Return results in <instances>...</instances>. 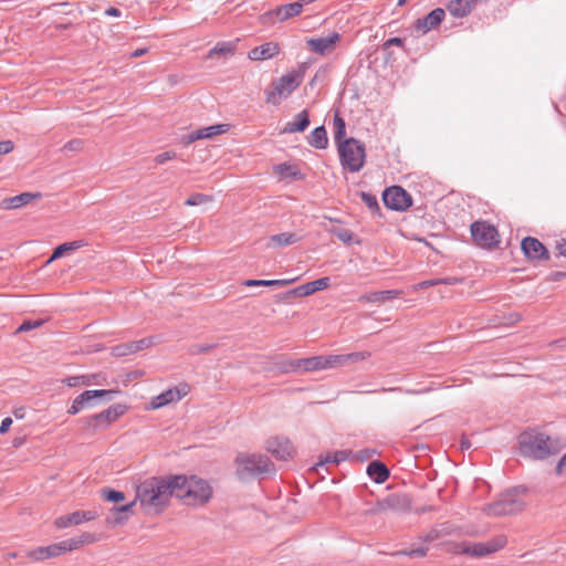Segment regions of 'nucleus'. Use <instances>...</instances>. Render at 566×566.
I'll use <instances>...</instances> for the list:
<instances>
[{
	"label": "nucleus",
	"instance_id": "55",
	"mask_svg": "<svg viewBox=\"0 0 566 566\" xmlns=\"http://www.w3.org/2000/svg\"><path fill=\"white\" fill-rule=\"evenodd\" d=\"M277 368L280 369L281 373L284 374L293 373L292 359L282 360L279 364Z\"/></svg>",
	"mask_w": 566,
	"mask_h": 566
},
{
	"label": "nucleus",
	"instance_id": "2",
	"mask_svg": "<svg viewBox=\"0 0 566 566\" xmlns=\"http://www.w3.org/2000/svg\"><path fill=\"white\" fill-rule=\"evenodd\" d=\"M175 496L187 505L201 506L210 501L213 494L210 483L196 475H172Z\"/></svg>",
	"mask_w": 566,
	"mask_h": 566
},
{
	"label": "nucleus",
	"instance_id": "45",
	"mask_svg": "<svg viewBox=\"0 0 566 566\" xmlns=\"http://www.w3.org/2000/svg\"><path fill=\"white\" fill-rule=\"evenodd\" d=\"M428 549L424 547L416 548V549H403L397 552L395 555L397 556H409V557H423L427 555Z\"/></svg>",
	"mask_w": 566,
	"mask_h": 566
},
{
	"label": "nucleus",
	"instance_id": "61",
	"mask_svg": "<svg viewBox=\"0 0 566 566\" xmlns=\"http://www.w3.org/2000/svg\"><path fill=\"white\" fill-rule=\"evenodd\" d=\"M375 453L374 450H369V449H366V450H361L357 453V458L360 459V460H367L368 458H370L373 454Z\"/></svg>",
	"mask_w": 566,
	"mask_h": 566
},
{
	"label": "nucleus",
	"instance_id": "5",
	"mask_svg": "<svg viewBox=\"0 0 566 566\" xmlns=\"http://www.w3.org/2000/svg\"><path fill=\"white\" fill-rule=\"evenodd\" d=\"M237 475L240 480H249L273 471V464L266 455L241 453L235 458Z\"/></svg>",
	"mask_w": 566,
	"mask_h": 566
},
{
	"label": "nucleus",
	"instance_id": "1",
	"mask_svg": "<svg viewBox=\"0 0 566 566\" xmlns=\"http://www.w3.org/2000/svg\"><path fill=\"white\" fill-rule=\"evenodd\" d=\"M171 496H175L172 475L153 476L136 486V496L133 502L139 503L147 514H158L168 505Z\"/></svg>",
	"mask_w": 566,
	"mask_h": 566
},
{
	"label": "nucleus",
	"instance_id": "42",
	"mask_svg": "<svg viewBox=\"0 0 566 566\" xmlns=\"http://www.w3.org/2000/svg\"><path fill=\"white\" fill-rule=\"evenodd\" d=\"M73 542L76 543V549L88 544H93L97 541V536L92 533H82L80 536L72 537Z\"/></svg>",
	"mask_w": 566,
	"mask_h": 566
},
{
	"label": "nucleus",
	"instance_id": "3",
	"mask_svg": "<svg viewBox=\"0 0 566 566\" xmlns=\"http://www.w3.org/2000/svg\"><path fill=\"white\" fill-rule=\"evenodd\" d=\"M520 447L524 455L533 459H545L559 449L558 441L534 430L520 436Z\"/></svg>",
	"mask_w": 566,
	"mask_h": 566
},
{
	"label": "nucleus",
	"instance_id": "6",
	"mask_svg": "<svg viewBox=\"0 0 566 566\" xmlns=\"http://www.w3.org/2000/svg\"><path fill=\"white\" fill-rule=\"evenodd\" d=\"M304 70H292L280 76L266 92V102L277 105L282 99L287 98L303 82Z\"/></svg>",
	"mask_w": 566,
	"mask_h": 566
},
{
	"label": "nucleus",
	"instance_id": "22",
	"mask_svg": "<svg viewBox=\"0 0 566 566\" xmlns=\"http://www.w3.org/2000/svg\"><path fill=\"white\" fill-rule=\"evenodd\" d=\"M311 1L312 0H300L293 3L283 4L269 12V14L276 15L280 21H285L298 15L302 12L304 6L311 3Z\"/></svg>",
	"mask_w": 566,
	"mask_h": 566
},
{
	"label": "nucleus",
	"instance_id": "46",
	"mask_svg": "<svg viewBox=\"0 0 566 566\" xmlns=\"http://www.w3.org/2000/svg\"><path fill=\"white\" fill-rule=\"evenodd\" d=\"M344 356L346 358V364H348V363H354V361H358V360H365L370 357V353L369 352H356V353H350V354H344Z\"/></svg>",
	"mask_w": 566,
	"mask_h": 566
},
{
	"label": "nucleus",
	"instance_id": "39",
	"mask_svg": "<svg viewBox=\"0 0 566 566\" xmlns=\"http://www.w3.org/2000/svg\"><path fill=\"white\" fill-rule=\"evenodd\" d=\"M329 232L346 244H349L354 239V233L345 228H333L329 230Z\"/></svg>",
	"mask_w": 566,
	"mask_h": 566
},
{
	"label": "nucleus",
	"instance_id": "36",
	"mask_svg": "<svg viewBox=\"0 0 566 566\" xmlns=\"http://www.w3.org/2000/svg\"><path fill=\"white\" fill-rule=\"evenodd\" d=\"M303 365H305V373L325 370L323 356L305 358V363Z\"/></svg>",
	"mask_w": 566,
	"mask_h": 566
},
{
	"label": "nucleus",
	"instance_id": "64",
	"mask_svg": "<svg viewBox=\"0 0 566 566\" xmlns=\"http://www.w3.org/2000/svg\"><path fill=\"white\" fill-rule=\"evenodd\" d=\"M557 248H558L559 253L562 255L566 256V240H563L562 242H559Z\"/></svg>",
	"mask_w": 566,
	"mask_h": 566
},
{
	"label": "nucleus",
	"instance_id": "23",
	"mask_svg": "<svg viewBox=\"0 0 566 566\" xmlns=\"http://www.w3.org/2000/svg\"><path fill=\"white\" fill-rule=\"evenodd\" d=\"M402 294L400 290H386L366 293L359 296V302L384 304Z\"/></svg>",
	"mask_w": 566,
	"mask_h": 566
},
{
	"label": "nucleus",
	"instance_id": "7",
	"mask_svg": "<svg viewBox=\"0 0 566 566\" xmlns=\"http://www.w3.org/2000/svg\"><path fill=\"white\" fill-rule=\"evenodd\" d=\"M342 165L352 172L359 171L365 165V146L355 138L344 139L338 144Z\"/></svg>",
	"mask_w": 566,
	"mask_h": 566
},
{
	"label": "nucleus",
	"instance_id": "19",
	"mask_svg": "<svg viewBox=\"0 0 566 566\" xmlns=\"http://www.w3.org/2000/svg\"><path fill=\"white\" fill-rule=\"evenodd\" d=\"M329 277H321L318 280L307 282L287 292L289 296H310L315 292L325 290L329 286Z\"/></svg>",
	"mask_w": 566,
	"mask_h": 566
},
{
	"label": "nucleus",
	"instance_id": "34",
	"mask_svg": "<svg viewBox=\"0 0 566 566\" xmlns=\"http://www.w3.org/2000/svg\"><path fill=\"white\" fill-rule=\"evenodd\" d=\"M350 452L346 450L336 451L334 453H328L325 455L324 460H322L317 465H323L326 463L338 464L348 459Z\"/></svg>",
	"mask_w": 566,
	"mask_h": 566
},
{
	"label": "nucleus",
	"instance_id": "29",
	"mask_svg": "<svg viewBox=\"0 0 566 566\" xmlns=\"http://www.w3.org/2000/svg\"><path fill=\"white\" fill-rule=\"evenodd\" d=\"M367 473L377 483L385 482L389 476V471L386 468V465L378 461H374V462L369 463V465L367 468Z\"/></svg>",
	"mask_w": 566,
	"mask_h": 566
},
{
	"label": "nucleus",
	"instance_id": "50",
	"mask_svg": "<svg viewBox=\"0 0 566 566\" xmlns=\"http://www.w3.org/2000/svg\"><path fill=\"white\" fill-rule=\"evenodd\" d=\"M177 157V154L172 150H169V151H165V153H161V154H158L156 157H155V161L159 165H163L165 164L166 161L168 160H172Z\"/></svg>",
	"mask_w": 566,
	"mask_h": 566
},
{
	"label": "nucleus",
	"instance_id": "25",
	"mask_svg": "<svg viewBox=\"0 0 566 566\" xmlns=\"http://www.w3.org/2000/svg\"><path fill=\"white\" fill-rule=\"evenodd\" d=\"M475 8L472 0H451L447 9L453 18H464Z\"/></svg>",
	"mask_w": 566,
	"mask_h": 566
},
{
	"label": "nucleus",
	"instance_id": "16",
	"mask_svg": "<svg viewBox=\"0 0 566 566\" xmlns=\"http://www.w3.org/2000/svg\"><path fill=\"white\" fill-rule=\"evenodd\" d=\"M114 392L115 391H113V390H104V389H101V390H86V391L82 392L81 395H78L73 400L71 407L67 410V413L69 415H76L84 407L92 406V401L95 398H99V397H104V396H109V395H112Z\"/></svg>",
	"mask_w": 566,
	"mask_h": 566
},
{
	"label": "nucleus",
	"instance_id": "14",
	"mask_svg": "<svg viewBox=\"0 0 566 566\" xmlns=\"http://www.w3.org/2000/svg\"><path fill=\"white\" fill-rule=\"evenodd\" d=\"M125 412V407L122 405H113L106 410L90 417L86 420L88 427L97 428L98 426H107L118 419Z\"/></svg>",
	"mask_w": 566,
	"mask_h": 566
},
{
	"label": "nucleus",
	"instance_id": "17",
	"mask_svg": "<svg viewBox=\"0 0 566 566\" xmlns=\"http://www.w3.org/2000/svg\"><path fill=\"white\" fill-rule=\"evenodd\" d=\"M446 12L441 8H437L428 13L424 18L418 19L415 22V30L421 32L422 34L428 33L430 30L438 27L444 19Z\"/></svg>",
	"mask_w": 566,
	"mask_h": 566
},
{
	"label": "nucleus",
	"instance_id": "33",
	"mask_svg": "<svg viewBox=\"0 0 566 566\" xmlns=\"http://www.w3.org/2000/svg\"><path fill=\"white\" fill-rule=\"evenodd\" d=\"M297 279H289V280H247L243 282V285L245 286H285L293 282H295Z\"/></svg>",
	"mask_w": 566,
	"mask_h": 566
},
{
	"label": "nucleus",
	"instance_id": "48",
	"mask_svg": "<svg viewBox=\"0 0 566 566\" xmlns=\"http://www.w3.org/2000/svg\"><path fill=\"white\" fill-rule=\"evenodd\" d=\"M28 557L33 559V560H44V559H46L48 557H46L45 547L41 546V547L34 548L32 551H29L28 552Z\"/></svg>",
	"mask_w": 566,
	"mask_h": 566
},
{
	"label": "nucleus",
	"instance_id": "41",
	"mask_svg": "<svg viewBox=\"0 0 566 566\" xmlns=\"http://www.w3.org/2000/svg\"><path fill=\"white\" fill-rule=\"evenodd\" d=\"M275 172L280 175L281 177H293L295 178L297 176L296 168L292 165H289L286 163L280 164L275 166Z\"/></svg>",
	"mask_w": 566,
	"mask_h": 566
},
{
	"label": "nucleus",
	"instance_id": "9",
	"mask_svg": "<svg viewBox=\"0 0 566 566\" xmlns=\"http://www.w3.org/2000/svg\"><path fill=\"white\" fill-rule=\"evenodd\" d=\"M471 234L475 243L483 248L495 247L500 242L495 227L485 221L472 223Z\"/></svg>",
	"mask_w": 566,
	"mask_h": 566
},
{
	"label": "nucleus",
	"instance_id": "35",
	"mask_svg": "<svg viewBox=\"0 0 566 566\" xmlns=\"http://www.w3.org/2000/svg\"><path fill=\"white\" fill-rule=\"evenodd\" d=\"M324 369H332L338 366L346 365L344 354L323 356Z\"/></svg>",
	"mask_w": 566,
	"mask_h": 566
},
{
	"label": "nucleus",
	"instance_id": "15",
	"mask_svg": "<svg viewBox=\"0 0 566 566\" xmlns=\"http://www.w3.org/2000/svg\"><path fill=\"white\" fill-rule=\"evenodd\" d=\"M188 392L187 386L170 388L151 398L149 409H159L171 402L179 401Z\"/></svg>",
	"mask_w": 566,
	"mask_h": 566
},
{
	"label": "nucleus",
	"instance_id": "51",
	"mask_svg": "<svg viewBox=\"0 0 566 566\" xmlns=\"http://www.w3.org/2000/svg\"><path fill=\"white\" fill-rule=\"evenodd\" d=\"M83 147V142L81 139L70 140L64 145V150L69 151H80Z\"/></svg>",
	"mask_w": 566,
	"mask_h": 566
},
{
	"label": "nucleus",
	"instance_id": "62",
	"mask_svg": "<svg viewBox=\"0 0 566 566\" xmlns=\"http://www.w3.org/2000/svg\"><path fill=\"white\" fill-rule=\"evenodd\" d=\"M126 345L129 348V355L142 350V346H138V344H136V342H130Z\"/></svg>",
	"mask_w": 566,
	"mask_h": 566
},
{
	"label": "nucleus",
	"instance_id": "27",
	"mask_svg": "<svg viewBox=\"0 0 566 566\" xmlns=\"http://www.w3.org/2000/svg\"><path fill=\"white\" fill-rule=\"evenodd\" d=\"M310 125L308 113L302 111L296 114L293 120L289 122L284 127V133L304 132Z\"/></svg>",
	"mask_w": 566,
	"mask_h": 566
},
{
	"label": "nucleus",
	"instance_id": "30",
	"mask_svg": "<svg viewBox=\"0 0 566 566\" xmlns=\"http://www.w3.org/2000/svg\"><path fill=\"white\" fill-rule=\"evenodd\" d=\"M135 505V502L127 503L119 507H113L111 510V516L108 517V523H113L115 525L123 524L128 518V512Z\"/></svg>",
	"mask_w": 566,
	"mask_h": 566
},
{
	"label": "nucleus",
	"instance_id": "4",
	"mask_svg": "<svg viewBox=\"0 0 566 566\" xmlns=\"http://www.w3.org/2000/svg\"><path fill=\"white\" fill-rule=\"evenodd\" d=\"M526 491L524 486L506 491L495 502L484 507L485 514L489 516H503L521 512L525 506L523 497Z\"/></svg>",
	"mask_w": 566,
	"mask_h": 566
},
{
	"label": "nucleus",
	"instance_id": "60",
	"mask_svg": "<svg viewBox=\"0 0 566 566\" xmlns=\"http://www.w3.org/2000/svg\"><path fill=\"white\" fill-rule=\"evenodd\" d=\"M44 547H45V552H46V557H48V558L59 556V554H57V552H56V546H55V544H52V545H49V546H44Z\"/></svg>",
	"mask_w": 566,
	"mask_h": 566
},
{
	"label": "nucleus",
	"instance_id": "26",
	"mask_svg": "<svg viewBox=\"0 0 566 566\" xmlns=\"http://www.w3.org/2000/svg\"><path fill=\"white\" fill-rule=\"evenodd\" d=\"M301 240L294 232H283L279 234H273L269 238L268 248H282L292 245Z\"/></svg>",
	"mask_w": 566,
	"mask_h": 566
},
{
	"label": "nucleus",
	"instance_id": "53",
	"mask_svg": "<svg viewBox=\"0 0 566 566\" xmlns=\"http://www.w3.org/2000/svg\"><path fill=\"white\" fill-rule=\"evenodd\" d=\"M361 199L370 209L378 208V202H377L376 197H374V196H371L369 193L363 192L361 193Z\"/></svg>",
	"mask_w": 566,
	"mask_h": 566
},
{
	"label": "nucleus",
	"instance_id": "56",
	"mask_svg": "<svg viewBox=\"0 0 566 566\" xmlns=\"http://www.w3.org/2000/svg\"><path fill=\"white\" fill-rule=\"evenodd\" d=\"M14 145L11 140L0 142V155L9 154L13 150Z\"/></svg>",
	"mask_w": 566,
	"mask_h": 566
},
{
	"label": "nucleus",
	"instance_id": "47",
	"mask_svg": "<svg viewBox=\"0 0 566 566\" xmlns=\"http://www.w3.org/2000/svg\"><path fill=\"white\" fill-rule=\"evenodd\" d=\"M210 198L206 195H202V193H195L192 196H190L187 200H186V205L187 206H199V205H202L207 201H209Z\"/></svg>",
	"mask_w": 566,
	"mask_h": 566
},
{
	"label": "nucleus",
	"instance_id": "57",
	"mask_svg": "<svg viewBox=\"0 0 566 566\" xmlns=\"http://www.w3.org/2000/svg\"><path fill=\"white\" fill-rule=\"evenodd\" d=\"M556 473L560 476L566 478V453L558 461L556 467Z\"/></svg>",
	"mask_w": 566,
	"mask_h": 566
},
{
	"label": "nucleus",
	"instance_id": "8",
	"mask_svg": "<svg viewBox=\"0 0 566 566\" xmlns=\"http://www.w3.org/2000/svg\"><path fill=\"white\" fill-rule=\"evenodd\" d=\"M507 543L504 535L495 536L488 542L462 543L458 546V552L473 557H483L503 548Z\"/></svg>",
	"mask_w": 566,
	"mask_h": 566
},
{
	"label": "nucleus",
	"instance_id": "43",
	"mask_svg": "<svg viewBox=\"0 0 566 566\" xmlns=\"http://www.w3.org/2000/svg\"><path fill=\"white\" fill-rule=\"evenodd\" d=\"M234 46L229 42L218 43L213 49L209 51V56L212 57L217 54H231Z\"/></svg>",
	"mask_w": 566,
	"mask_h": 566
},
{
	"label": "nucleus",
	"instance_id": "40",
	"mask_svg": "<svg viewBox=\"0 0 566 566\" xmlns=\"http://www.w3.org/2000/svg\"><path fill=\"white\" fill-rule=\"evenodd\" d=\"M102 497L108 502L118 503L125 500L124 492L105 489L102 491Z\"/></svg>",
	"mask_w": 566,
	"mask_h": 566
},
{
	"label": "nucleus",
	"instance_id": "20",
	"mask_svg": "<svg viewBox=\"0 0 566 566\" xmlns=\"http://www.w3.org/2000/svg\"><path fill=\"white\" fill-rule=\"evenodd\" d=\"M40 198H41L40 192H22L18 196L2 199L0 202V207L4 210L19 209L23 206L29 205L33 200H36Z\"/></svg>",
	"mask_w": 566,
	"mask_h": 566
},
{
	"label": "nucleus",
	"instance_id": "32",
	"mask_svg": "<svg viewBox=\"0 0 566 566\" xmlns=\"http://www.w3.org/2000/svg\"><path fill=\"white\" fill-rule=\"evenodd\" d=\"M328 139L326 130L323 126L316 127L310 135V144L317 148L324 149L327 146Z\"/></svg>",
	"mask_w": 566,
	"mask_h": 566
},
{
	"label": "nucleus",
	"instance_id": "31",
	"mask_svg": "<svg viewBox=\"0 0 566 566\" xmlns=\"http://www.w3.org/2000/svg\"><path fill=\"white\" fill-rule=\"evenodd\" d=\"M84 245H85V243L82 240L71 241V242L60 244L59 247H56L54 249L53 254L51 255L49 262H52L53 260L59 259V258L63 256L64 254L75 251Z\"/></svg>",
	"mask_w": 566,
	"mask_h": 566
},
{
	"label": "nucleus",
	"instance_id": "10",
	"mask_svg": "<svg viewBox=\"0 0 566 566\" xmlns=\"http://www.w3.org/2000/svg\"><path fill=\"white\" fill-rule=\"evenodd\" d=\"M384 203L391 210L402 211L411 206L410 195L401 187L387 188L382 195Z\"/></svg>",
	"mask_w": 566,
	"mask_h": 566
},
{
	"label": "nucleus",
	"instance_id": "44",
	"mask_svg": "<svg viewBox=\"0 0 566 566\" xmlns=\"http://www.w3.org/2000/svg\"><path fill=\"white\" fill-rule=\"evenodd\" d=\"M55 546L59 555L76 549V543L72 538L55 543Z\"/></svg>",
	"mask_w": 566,
	"mask_h": 566
},
{
	"label": "nucleus",
	"instance_id": "49",
	"mask_svg": "<svg viewBox=\"0 0 566 566\" xmlns=\"http://www.w3.org/2000/svg\"><path fill=\"white\" fill-rule=\"evenodd\" d=\"M43 324V321L41 319H38V321H25L23 322L19 328L17 329L18 333H23V332H29L33 328H36V327H40L41 325Z\"/></svg>",
	"mask_w": 566,
	"mask_h": 566
},
{
	"label": "nucleus",
	"instance_id": "11",
	"mask_svg": "<svg viewBox=\"0 0 566 566\" xmlns=\"http://www.w3.org/2000/svg\"><path fill=\"white\" fill-rule=\"evenodd\" d=\"M265 449L279 460L286 461L293 457L294 448L291 441L283 437L270 438L265 443Z\"/></svg>",
	"mask_w": 566,
	"mask_h": 566
},
{
	"label": "nucleus",
	"instance_id": "12",
	"mask_svg": "<svg viewBox=\"0 0 566 566\" xmlns=\"http://www.w3.org/2000/svg\"><path fill=\"white\" fill-rule=\"evenodd\" d=\"M98 512L96 510L88 511H75L73 513L62 515L54 521V525L62 530L67 528L73 525H80L84 522L93 521L98 516Z\"/></svg>",
	"mask_w": 566,
	"mask_h": 566
},
{
	"label": "nucleus",
	"instance_id": "38",
	"mask_svg": "<svg viewBox=\"0 0 566 566\" xmlns=\"http://www.w3.org/2000/svg\"><path fill=\"white\" fill-rule=\"evenodd\" d=\"M334 138L337 142V144L342 143V139L344 138L346 134V125L342 117L338 115L334 118Z\"/></svg>",
	"mask_w": 566,
	"mask_h": 566
},
{
	"label": "nucleus",
	"instance_id": "13",
	"mask_svg": "<svg viewBox=\"0 0 566 566\" xmlns=\"http://www.w3.org/2000/svg\"><path fill=\"white\" fill-rule=\"evenodd\" d=\"M339 40L340 34L337 32H332L324 38H308L306 39V44L312 52L319 55H325L335 50Z\"/></svg>",
	"mask_w": 566,
	"mask_h": 566
},
{
	"label": "nucleus",
	"instance_id": "58",
	"mask_svg": "<svg viewBox=\"0 0 566 566\" xmlns=\"http://www.w3.org/2000/svg\"><path fill=\"white\" fill-rule=\"evenodd\" d=\"M305 358L292 359L293 373H305Z\"/></svg>",
	"mask_w": 566,
	"mask_h": 566
},
{
	"label": "nucleus",
	"instance_id": "54",
	"mask_svg": "<svg viewBox=\"0 0 566 566\" xmlns=\"http://www.w3.org/2000/svg\"><path fill=\"white\" fill-rule=\"evenodd\" d=\"M439 283H452L451 281H442V280H428V281H422L420 282L419 284H417L415 286V289H426V287H429V286H433V285H437Z\"/></svg>",
	"mask_w": 566,
	"mask_h": 566
},
{
	"label": "nucleus",
	"instance_id": "18",
	"mask_svg": "<svg viewBox=\"0 0 566 566\" xmlns=\"http://www.w3.org/2000/svg\"><path fill=\"white\" fill-rule=\"evenodd\" d=\"M521 248L524 254L531 260H547L548 252L537 239L527 237L522 240Z\"/></svg>",
	"mask_w": 566,
	"mask_h": 566
},
{
	"label": "nucleus",
	"instance_id": "37",
	"mask_svg": "<svg viewBox=\"0 0 566 566\" xmlns=\"http://www.w3.org/2000/svg\"><path fill=\"white\" fill-rule=\"evenodd\" d=\"M399 503V496L389 495L384 501L379 502L377 507L374 509V512H386L388 510H394L397 507Z\"/></svg>",
	"mask_w": 566,
	"mask_h": 566
},
{
	"label": "nucleus",
	"instance_id": "63",
	"mask_svg": "<svg viewBox=\"0 0 566 566\" xmlns=\"http://www.w3.org/2000/svg\"><path fill=\"white\" fill-rule=\"evenodd\" d=\"M105 13H106L107 15H111V17H119V15H120V11H119L117 8H114V7L108 8V9L105 11Z\"/></svg>",
	"mask_w": 566,
	"mask_h": 566
},
{
	"label": "nucleus",
	"instance_id": "28",
	"mask_svg": "<svg viewBox=\"0 0 566 566\" xmlns=\"http://www.w3.org/2000/svg\"><path fill=\"white\" fill-rule=\"evenodd\" d=\"M103 376L99 374H92V375H83V376H76V377H70L65 379V384L70 387H76V386H90V385H102L103 384Z\"/></svg>",
	"mask_w": 566,
	"mask_h": 566
},
{
	"label": "nucleus",
	"instance_id": "21",
	"mask_svg": "<svg viewBox=\"0 0 566 566\" xmlns=\"http://www.w3.org/2000/svg\"><path fill=\"white\" fill-rule=\"evenodd\" d=\"M280 45L276 42H266L249 51L248 57L251 61H265L280 53Z\"/></svg>",
	"mask_w": 566,
	"mask_h": 566
},
{
	"label": "nucleus",
	"instance_id": "52",
	"mask_svg": "<svg viewBox=\"0 0 566 566\" xmlns=\"http://www.w3.org/2000/svg\"><path fill=\"white\" fill-rule=\"evenodd\" d=\"M112 355L115 357L127 356V355H129V348L127 347L126 344L115 346L112 349Z\"/></svg>",
	"mask_w": 566,
	"mask_h": 566
},
{
	"label": "nucleus",
	"instance_id": "24",
	"mask_svg": "<svg viewBox=\"0 0 566 566\" xmlns=\"http://www.w3.org/2000/svg\"><path fill=\"white\" fill-rule=\"evenodd\" d=\"M228 130V125L219 124L209 127H203L191 133L187 137V143H192L198 139L211 138L217 135H221Z\"/></svg>",
	"mask_w": 566,
	"mask_h": 566
},
{
	"label": "nucleus",
	"instance_id": "59",
	"mask_svg": "<svg viewBox=\"0 0 566 566\" xmlns=\"http://www.w3.org/2000/svg\"><path fill=\"white\" fill-rule=\"evenodd\" d=\"M11 424H12V419L10 417L4 418L0 424V434L6 433L9 430Z\"/></svg>",
	"mask_w": 566,
	"mask_h": 566
}]
</instances>
